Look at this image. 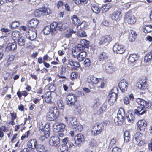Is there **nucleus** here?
I'll list each match as a JSON object with an SVG mask.
<instances>
[{"instance_id":"1","label":"nucleus","mask_w":152,"mask_h":152,"mask_svg":"<svg viewBox=\"0 0 152 152\" xmlns=\"http://www.w3.org/2000/svg\"><path fill=\"white\" fill-rule=\"evenodd\" d=\"M136 101L140 106L138 107L137 109H134L133 113L140 117L145 114L147 111L146 109L150 108L152 105L151 102H147L140 98L136 99Z\"/></svg>"},{"instance_id":"2","label":"nucleus","mask_w":152,"mask_h":152,"mask_svg":"<svg viewBox=\"0 0 152 152\" xmlns=\"http://www.w3.org/2000/svg\"><path fill=\"white\" fill-rule=\"evenodd\" d=\"M58 114L59 112L57 107H51L47 114L46 118L48 121H54L58 117Z\"/></svg>"},{"instance_id":"3","label":"nucleus","mask_w":152,"mask_h":152,"mask_svg":"<svg viewBox=\"0 0 152 152\" xmlns=\"http://www.w3.org/2000/svg\"><path fill=\"white\" fill-rule=\"evenodd\" d=\"M118 89L117 87L114 88L110 92L108 96V102L110 105L113 104L117 99L118 94Z\"/></svg>"},{"instance_id":"4","label":"nucleus","mask_w":152,"mask_h":152,"mask_svg":"<svg viewBox=\"0 0 152 152\" xmlns=\"http://www.w3.org/2000/svg\"><path fill=\"white\" fill-rule=\"evenodd\" d=\"M66 103L69 106L76 107L75 103L77 101V97L75 95L72 93H69L66 96Z\"/></svg>"},{"instance_id":"5","label":"nucleus","mask_w":152,"mask_h":152,"mask_svg":"<svg viewBox=\"0 0 152 152\" xmlns=\"http://www.w3.org/2000/svg\"><path fill=\"white\" fill-rule=\"evenodd\" d=\"M100 80V79H98L93 75H90L87 78V81L89 83L91 88H94Z\"/></svg>"},{"instance_id":"6","label":"nucleus","mask_w":152,"mask_h":152,"mask_svg":"<svg viewBox=\"0 0 152 152\" xmlns=\"http://www.w3.org/2000/svg\"><path fill=\"white\" fill-rule=\"evenodd\" d=\"M124 20L129 24L134 23L136 21L135 16L131 12H129L125 14Z\"/></svg>"},{"instance_id":"7","label":"nucleus","mask_w":152,"mask_h":152,"mask_svg":"<svg viewBox=\"0 0 152 152\" xmlns=\"http://www.w3.org/2000/svg\"><path fill=\"white\" fill-rule=\"evenodd\" d=\"M103 129V126L101 124H96L94 126L91 131L92 134L94 136L100 134Z\"/></svg>"},{"instance_id":"8","label":"nucleus","mask_w":152,"mask_h":152,"mask_svg":"<svg viewBox=\"0 0 152 152\" xmlns=\"http://www.w3.org/2000/svg\"><path fill=\"white\" fill-rule=\"evenodd\" d=\"M64 121L70 127L72 128L77 124V119L75 117H65Z\"/></svg>"},{"instance_id":"9","label":"nucleus","mask_w":152,"mask_h":152,"mask_svg":"<svg viewBox=\"0 0 152 152\" xmlns=\"http://www.w3.org/2000/svg\"><path fill=\"white\" fill-rule=\"evenodd\" d=\"M136 86L140 89L145 90L148 89V84L145 80L141 79L139 80L136 84Z\"/></svg>"},{"instance_id":"10","label":"nucleus","mask_w":152,"mask_h":152,"mask_svg":"<svg viewBox=\"0 0 152 152\" xmlns=\"http://www.w3.org/2000/svg\"><path fill=\"white\" fill-rule=\"evenodd\" d=\"M84 136L81 134H77L74 138L75 144L76 146H80L81 143L84 141Z\"/></svg>"},{"instance_id":"11","label":"nucleus","mask_w":152,"mask_h":152,"mask_svg":"<svg viewBox=\"0 0 152 152\" xmlns=\"http://www.w3.org/2000/svg\"><path fill=\"white\" fill-rule=\"evenodd\" d=\"M26 37L31 41L34 40L37 37V31L35 29L34 30H29L26 31L25 33Z\"/></svg>"},{"instance_id":"12","label":"nucleus","mask_w":152,"mask_h":152,"mask_svg":"<svg viewBox=\"0 0 152 152\" xmlns=\"http://www.w3.org/2000/svg\"><path fill=\"white\" fill-rule=\"evenodd\" d=\"M113 49L114 52L117 53L122 54L125 51L123 46L118 43L115 44L113 47Z\"/></svg>"},{"instance_id":"13","label":"nucleus","mask_w":152,"mask_h":152,"mask_svg":"<svg viewBox=\"0 0 152 152\" xmlns=\"http://www.w3.org/2000/svg\"><path fill=\"white\" fill-rule=\"evenodd\" d=\"M54 131L56 132H62L64 130L65 125L61 123H57L55 124L53 126Z\"/></svg>"},{"instance_id":"14","label":"nucleus","mask_w":152,"mask_h":152,"mask_svg":"<svg viewBox=\"0 0 152 152\" xmlns=\"http://www.w3.org/2000/svg\"><path fill=\"white\" fill-rule=\"evenodd\" d=\"M104 67L105 71L109 74L113 73L115 71V69L113 65L109 62L105 63L104 65Z\"/></svg>"},{"instance_id":"15","label":"nucleus","mask_w":152,"mask_h":152,"mask_svg":"<svg viewBox=\"0 0 152 152\" xmlns=\"http://www.w3.org/2000/svg\"><path fill=\"white\" fill-rule=\"evenodd\" d=\"M60 139L57 136L51 137L49 140L50 145L55 147L57 146L60 143Z\"/></svg>"},{"instance_id":"16","label":"nucleus","mask_w":152,"mask_h":152,"mask_svg":"<svg viewBox=\"0 0 152 152\" xmlns=\"http://www.w3.org/2000/svg\"><path fill=\"white\" fill-rule=\"evenodd\" d=\"M112 37L110 35H106L101 38L99 44L102 45L105 44H108L112 40Z\"/></svg>"},{"instance_id":"17","label":"nucleus","mask_w":152,"mask_h":152,"mask_svg":"<svg viewBox=\"0 0 152 152\" xmlns=\"http://www.w3.org/2000/svg\"><path fill=\"white\" fill-rule=\"evenodd\" d=\"M73 55L75 58H77L79 61H81L85 58L86 53L85 51H82L78 53H73Z\"/></svg>"},{"instance_id":"18","label":"nucleus","mask_w":152,"mask_h":152,"mask_svg":"<svg viewBox=\"0 0 152 152\" xmlns=\"http://www.w3.org/2000/svg\"><path fill=\"white\" fill-rule=\"evenodd\" d=\"M138 129L140 131H144L147 124L146 121L144 119L139 120L137 122Z\"/></svg>"},{"instance_id":"19","label":"nucleus","mask_w":152,"mask_h":152,"mask_svg":"<svg viewBox=\"0 0 152 152\" xmlns=\"http://www.w3.org/2000/svg\"><path fill=\"white\" fill-rule=\"evenodd\" d=\"M37 141L34 139H31L27 143L28 147L30 149L31 151H33L37 145Z\"/></svg>"},{"instance_id":"20","label":"nucleus","mask_w":152,"mask_h":152,"mask_svg":"<svg viewBox=\"0 0 152 152\" xmlns=\"http://www.w3.org/2000/svg\"><path fill=\"white\" fill-rule=\"evenodd\" d=\"M118 86L121 91L124 92L127 89L128 84L125 80H122L121 81L120 83H119Z\"/></svg>"},{"instance_id":"21","label":"nucleus","mask_w":152,"mask_h":152,"mask_svg":"<svg viewBox=\"0 0 152 152\" xmlns=\"http://www.w3.org/2000/svg\"><path fill=\"white\" fill-rule=\"evenodd\" d=\"M121 13L119 11H116L111 15V17L113 20L116 21H119L121 18Z\"/></svg>"},{"instance_id":"22","label":"nucleus","mask_w":152,"mask_h":152,"mask_svg":"<svg viewBox=\"0 0 152 152\" xmlns=\"http://www.w3.org/2000/svg\"><path fill=\"white\" fill-rule=\"evenodd\" d=\"M85 48L81 45L78 44L77 46L73 47L72 50V54L78 53L82 51Z\"/></svg>"},{"instance_id":"23","label":"nucleus","mask_w":152,"mask_h":152,"mask_svg":"<svg viewBox=\"0 0 152 152\" xmlns=\"http://www.w3.org/2000/svg\"><path fill=\"white\" fill-rule=\"evenodd\" d=\"M51 28L52 34H56L59 30L58 23L56 22H53L50 26Z\"/></svg>"},{"instance_id":"24","label":"nucleus","mask_w":152,"mask_h":152,"mask_svg":"<svg viewBox=\"0 0 152 152\" xmlns=\"http://www.w3.org/2000/svg\"><path fill=\"white\" fill-rule=\"evenodd\" d=\"M39 21L36 18H33L29 22L28 26L30 27L35 29L39 23Z\"/></svg>"},{"instance_id":"25","label":"nucleus","mask_w":152,"mask_h":152,"mask_svg":"<svg viewBox=\"0 0 152 152\" xmlns=\"http://www.w3.org/2000/svg\"><path fill=\"white\" fill-rule=\"evenodd\" d=\"M126 117L128 122L129 124L133 122L135 117L134 116L133 113L131 111H129L127 113Z\"/></svg>"},{"instance_id":"26","label":"nucleus","mask_w":152,"mask_h":152,"mask_svg":"<svg viewBox=\"0 0 152 152\" xmlns=\"http://www.w3.org/2000/svg\"><path fill=\"white\" fill-rule=\"evenodd\" d=\"M137 34L135 31L130 30L129 32L128 39L130 42L134 41L136 39Z\"/></svg>"},{"instance_id":"27","label":"nucleus","mask_w":152,"mask_h":152,"mask_svg":"<svg viewBox=\"0 0 152 152\" xmlns=\"http://www.w3.org/2000/svg\"><path fill=\"white\" fill-rule=\"evenodd\" d=\"M40 137L39 139L42 142L44 141L45 139L49 137V132L47 131H45L44 130H41L40 132Z\"/></svg>"},{"instance_id":"28","label":"nucleus","mask_w":152,"mask_h":152,"mask_svg":"<svg viewBox=\"0 0 152 152\" xmlns=\"http://www.w3.org/2000/svg\"><path fill=\"white\" fill-rule=\"evenodd\" d=\"M143 134L140 133L138 132L136 133L133 138V140L134 142H136V144L137 142L140 141L143 138Z\"/></svg>"},{"instance_id":"29","label":"nucleus","mask_w":152,"mask_h":152,"mask_svg":"<svg viewBox=\"0 0 152 152\" xmlns=\"http://www.w3.org/2000/svg\"><path fill=\"white\" fill-rule=\"evenodd\" d=\"M17 48V46L15 42L8 43L6 48V50L7 52L10 51H14Z\"/></svg>"},{"instance_id":"30","label":"nucleus","mask_w":152,"mask_h":152,"mask_svg":"<svg viewBox=\"0 0 152 152\" xmlns=\"http://www.w3.org/2000/svg\"><path fill=\"white\" fill-rule=\"evenodd\" d=\"M138 59V56L136 54H130L128 58V61L131 63H133Z\"/></svg>"},{"instance_id":"31","label":"nucleus","mask_w":152,"mask_h":152,"mask_svg":"<svg viewBox=\"0 0 152 152\" xmlns=\"http://www.w3.org/2000/svg\"><path fill=\"white\" fill-rule=\"evenodd\" d=\"M72 129L74 130L76 133L81 132L83 129L82 126L79 123L74 125Z\"/></svg>"},{"instance_id":"32","label":"nucleus","mask_w":152,"mask_h":152,"mask_svg":"<svg viewBox=\"0 0 152 152\" xmlns=\"http://www.w3.org/2000/svg\"><path fill=\"white\" fill-rule=\"evenodd\" d=\"M124 142H128L130 140V134L129 131H126L124 134Z\"/></svg>"},{"instance_id":"33","label":"nucleus","mask_w":152,"mask_h":152,"mask_svg":"<svg viewBox=\"0 0 152 152\" xmlns=\"http://www.w3.org/2000/svg\"><path fill=\"white\" fill-rule=\"evenodd\" d=\"M108 57V54L105 52H101L99 56V59L100 61H103L107 60Z\"/></svg>"},{"instance_id":"34","label":"nucleus","mask_w":152,"mask_h":152,"mask_svg":"<svg viewBox=\"0 0 152 152\" xmlns=\"http://www.w3.org/2000/svg\"><path fill=\"white\" fill-rule=\"evenodd\" d=\"M68 27V24L66 23H58L59 30L61 31H64Z\"/></svg>"},{"instance_id":"35","label":"nucleus","mask_w":152,"mask_h":152,"mask_svg":"<svg viewBox=\"0 0 152 152\" xmlns=\"http://www.w3.org/2000/svg\"><path fill=\"white\" fill-rule=\"evenodd\" d=\"M142 30L145 33H149L152 31V25H147L143 27Z\"/></svg>"},{"instance_id":"36","label":"nucleus","mask_w":152,"mask_h":152,"mask_svg":"<svg viewBox=\"0 0 152 152\" xmlns=\"http://www.w3.org/2000/svg\"><path fill=\"white\" fill-rule=\"evenodd\" d=\"M66 72V68L65 67L62 66L61 68V71L58 74V76L59 78H65V76L63 75L65 74Z\"/></svg>"},{"instance_id":"37","label":"nucleus","mask_w":152,"mask_h":152,"mask_svg":"<svg viewBox=\"0 0 152 152\" xmlns=\"http://www.w3.org/2000/svg\"><path fill=\"white\" fill-rule=\"evenodd\" d=\"M152 59V50L147 54L145 57L144 61L145 62H149Z\"/></svg>"},{"instance_id":"38","label":"nucleus","mask_w":152,"mask_h":152,"mask_svg":"<svg viewBox=\"0 0 152 152\" xmlns=\"http://www.w3.org/2000/svg\"><path fill=\"white\" fill-rule=\"evenodd\" d=\"M35 149L39 152H45L46 151L44 146L41 144H37Z\"/></svg>"},{"instance_id":"39","label":"nucleus","mask_w":152,"mask_h":152,"mask_svg":"<svg viewBox=\"0 0 152 152\" xmlns=\"http://www.w3.org/2000/svg\"><path fill=\"white\" fill-rule=\"evenodd\" d=\"M20 36V33L16 31H13L12 34V38L14 40L18 39Z\"/></svg>"},{"instance_id":"40","label":"nucleus","mask_w":152,"mask_h":152,"mask_svg":"<svg viewBox=\"0 0 152 152\" xmlns=\"http://www.w3.org/2000/svg\"><path fill=\"white\" fill-rule=\"evenodd\" d=\"M72 23L75 25H77V28H79V25L80 23V20L75 15L73 16Z\"/></svg>"},{"instance_id":"41","label":"nucleus","mask_w":152,"mask_h":152,"mask_svg":"<svg viewBox=\"0 0 152 152\" xmlns=\"http://www.w3.org/2000/svg\"><path fill=\"white\" fill-rule=\"evenodd\" d=\"M101 104L100 100L98 98H96L94 100V103L93 104L92 107L94 109H96Z\"/></svg>"},{"instance_id":"42","label":"nucleus","mask_w":152,"mask_h":152,"mask_svg":"<svg viewBox=\"0 0 152 152\" xmlns=\"http://www.w3.org/2000/svg\"><path fill=\"white\" fill-rule=\"evenodd\" d=\"M125 115V111L124 110L123 108H120L118 111L117 113V116L118 117L120 118V117L124 118Z\"/></svg>"},{"instance_id":"43","label":"nucleus","mask_w":152,"mask_h":152,"mask_svg":"<svg viewBox=\"0 0 152 152\" xmlns=\"http://www.w3.org/2000/svg\"><path fill=\"white\" fill-rule=\"evenodd\" d=\"M26 42L25 38L22 36L20 37L17 40L18 44L21 46H23L24 45Z\"/></svg>"},{"instance_id":"44","label":"nucleus","mask_w":152,"mask_h":152,"mask_svg":"<svg viewBox=\"0 0 152 152\" xmlns=\"http://www.w3.org/2000/svg\"><path fill=\"white\" fill-rule=\"evenodd\" d=\"M43 32L44 34L46 35H48L50 33L52 34L50 26H45L43 29Z\"/></svg>"},{"instance_id":"45","label":"nucleus","mask_w":152,"mask_h":152,"mask_svg":"<svg viewBox=\"0 0 152 152\" xmlns=\"http://www.w3.org/2000/svg\"><path fill=\"white\" fill-rule=\"evenodd\" d=\"M91 8L93 12L96 13H99L101 10V9H100L99 7L97 5H93Z\"/></svg>"},{"instance_id":"46","label":"nucleus","mask_w":152,"mask_h":152,"mask_svg":"<svg viewBox=\"0 0 152 152\" xmlns=\"http://www.w3.org/2000/svg\"><path fill=\"white\" fill-rule=\"evenodd\" d=\"M89 44V42L85 39H81L80 41V44L81 45L84 47V48H87Z\"/></svg>"},{"instance_id":"47","label":"nucleus","mask_w":152,"mask_h":152,"mask_svg":"<svg viewBox=\"0 0 152 152\" xmlns=\"http://www.w3.org/2000/svg\"><path fill=\"white\" fill-rule=\"evenodd\" d=\"M110 8V6L109 4H105L102 6L101 8V10L102 12H104L107 11Z\"/></svg>"},{"instance_id":"48","label":"nucleus","mask_w":152,"mask_h":152,"mask_svg":"<svg viewBox=\"0 0 152 152\" xmlns=\"http://www.w3.org/2000/svg\"><path fill=\"white\" fill-rule=\"evenodd\" d=\"M124 118L120 117V118L118 117V116L115 118L114 120L115 123L117 124H121L124 120Z\"/></svg>"},{"instance_id":"49","label":"nucleus","mask_w":152,"mask_h":152,"mask_svg":"<svg viewBox=\"0 0 152 152\" xmlns=\"http://www.w3.org/2000/svg\"><path fill=\"white\" fill-rule=\"evenodd\" d=\"M107 110V103L104 102L100 107L99 111L100 113H102L103 112L106 111Z\"/></svg>"},{"instance_id":"50","label":"nucleus","mask_w":152,"mask_h":152,"mask_svg":"<svg viewBox=\"0 0 152 152\" xmlns=\"http://www.w3.org/2000/svg\"><path fill=\"white\" fill-rule=\"evenodd\" d=\"M60 152H68V145H62L60 147Z\"/></svg>"},{"instance_id":"51","label":"nucleus","mask_w":152,"mask_h":152,"mask_svg":"<svg viewBox=\"0 0 152 152\" xmlns=\"http://www.w3.org/2000/svg\"><path fill=\"white\" fill-rule=\"evenodd\" d=\"M34 15L35 17H40L42 15L40 9L36 10L34 12Z\"/></svg>"},{"instance_id":"52","label":"nucleus","mask_w":152,"mask_h":152,"mask_svg":"<svg viewBox=\"0 0 152 152\" xmlns=\"http://www.w3.org/2000/svg\"><path fill=\"white\" fill-rule=\"evenodd\" d=\"M88 26L87 23L85 21H83L81 23H80L79 25V26H80V29H83L86 28Z\"/></svg>"},{"instance_id":"53","label":"nucleus","mask_w":152,"mask_h":152,"mask_svg":"<svg viewBox=\"0 0 152 152\" xmlns=\"http://www.w3.org/2000/svg\"><path fill=\"white\" fill-rule=\"evenodd\" d=\"M89 144L91 146L96 147L97 146L98 143L95 140L92 139L91 140Z\"/></svg>"},{"instance_id":"54","label":"nucleus","mask_w":152,"mask_h":152,"mask_svg":"<svg viewBox=\"0 0 152 152\" xmlns=\"http://www.w3.org/2000/svg\"><path fill=\"white\" fill-rule=\"evenodd\" d=\"M40 9L41 11L42 14L44 13L45 15H47L49 14V10L48 8H47L45 7H43Z\"/></svg>"},{"instance_id":"55","label":"nucleus","mask_w":152,"mask_h":152,"mask_svg":"<svg viewBox=\"0 0 152 152\" xmlns=\"http://www.w3.org/2000/svg\"><path fill=\"white\" fill-rule=\"evenodd\" d=\"M14 58V56L13 55H11L7 61L6 65L8 66L10 64L12 61H13Z\"/></svg>"},{"instance_id":"56","label":"nucleus","mask_w":152,"mask_h":152,"mask_svg":"<svg viewBox=\"0 0 152 152\" xmlns=\"http://www.w3.org/2000/svg\"><path fill=\"white\" fill-rule=\"evenodd\" d=\"M20 23L18 21H15L13 22L11 24V27L13 28H15L18 27L20 25Z\"/></svg>"},{"instance_id":"57","label":"nucleus","mask_w":152,"mask_h":152,"mask_svg":"<svg viewBox=\"0 0 152 152\" xmlns=\"http://www.w3.org/2000/svg\"><path fill=\"white\" fill-rule=\"evenodd\" d=\"M83 64L85 66H89L91 64V61L89 59L86 58L84 61Z\"/></svg>"},{"instance_id":"58","label":"nucleus","mask_w":152,"mask_h":152,"mask_svg":"<svg viewBox=\"0 0 152 152\" xmlns=\"http://www.w3.org/2000/svg\"><path fill=\"white\" fill-rule=\"evenodd\" d=\"M78 76V74L77 72H73L71 74L70 77L71 79L73 80V79L76 78Z\"/></svg>"},{"instance_id":"59","label":"nucleus","mask_w":152,"mask_h":152,"mask_svg":"<svg viewBox=\"0 0 152 152\" xmlns=\"http://www.w3.org/2000/svg\"><path fill=\"white\" fill-rule=\"evenodd\" d=\"M121 149L117 147H114L112 150V152H121Z\"/></svg>"},{"instance_id":"60","label":"nucleus","mask_w":152,"mask_h":152,"mask_svg":"<svg viewBox=\"0 0 152 152\" xmlns=\"http://www.w3.org/2000/svg\"><path fill=\"white\" fill-rule=\"evenodd\" d=\"M116 143V140L114 138H112L110 143V146L112 147Z\"/></svg>"},{"instance_id":"61","label":"nucleus","mask_w":152,"mask_h":152,"mask_svg":"<svg viewBox=\"0 0 152 152\" xmlns=\"http://www.w3.org/2000/svg\"><path fill=\"white\" fill-rule=\"evenodd\" d=\"M140 141L137 142V143L139 146H141L144 145L145 143V140L144 139H142Z\"/></svg>"},{"instance_id":"62","label":"nucleus","mask_w":152,"mask_h":152,"mask_svg":"<svg viewBox=\"0 0 152 152\" xmlns=\"http://www.w3.org/2000/svg\"><path fill=\"white\" fill-rule=\"evenodd\" d=\"M77 35L78 36L82 37H84L86 36L85 32L83 31L79 32L78 33H77Z\"/></svg>"},{"instance_id":"63","label":"nucleus","mask_w":152,"mask_h":152,"mask_svg":"<svg viewBox=\"0 0 152 152\" xmlns=\"http://www.w3.org/2000/svg\"><path fill=\"white\" fill-rule=\"evenodd\" d=\"M74 32H75V31H73V32H72V31H70L69 32H68L67 34H65V37L67 38H69V37L71 36L72 33Z\"/></svg>"},{"instance_id":"64","label":"nucleus","mask_w":152,"mask_h":152,"mask_svg":"<svg viewBox=\"0 0 152 152\" xmlns=\"http://www.w3.org/2000/svg\"><path fill=\"white\" fill-rule=\"evenodd\" d=\"M1 31L2 32H4L6 33L9 32L11 31L9 29L7 28H3L1 29Z\"/></svg>"}]
</instances>
